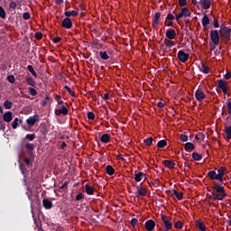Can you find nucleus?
<instances>
[{"instance_id": "obj_44", "label": "nucleus", "mask_w": 231, "mask_h": 231, "mask_svg": "<svg viewBox=\"0 0 231 231\" xmlns=\"http://www.w3.org/2000/svg\"><path fill=\"white\" fill-rule=\"evenodd\" d=\"M12 106H13L12 101L6 100L4 102V107L5 109H12Z\"/></svg>"}, {"instance_id": "obj_15", "label": "nucleus", "mask_w": 231, "mask_h": 231, "mask_svg": "<svg viewBox=\"0 0 231 231\" xmlns=\"http://www.w3.org/2000/svg\"><path fill=\"white\" fill-rule=\"evenodd\" d=\"M199 5H201L203 10H208L212 5L211 0H199Z\"/></svg>"}, {"instance_id": "obj_4", "label": "nucleus", "mask_w": 231, "mask_h": 231, "mask_svg": "<svg viewBox=\"0 0 231 231\" xmlns=\"http://www.w3.org/2000/svg\"><path fill=\"white\" fill-rule=\"evenodd\" d=\"M209 36L213 44H219V32L217 30H211Z\"/></svg>"}, {"instance_id": "obj_31", "label": "nucleus", "mask_w": 231, "mask_h": 231, "mask_svg": "<svg viewBox=\"0 0 231 231\" xmlns=\"http://www.w3.org/2000/svg\"><path fill=\"white\" fill-rule=\"evenodd\" d=\"M193 160H195V162H201L203 160V156L196 152H194L191 154Z\"/></svg>"}, {"instance_id": "obj_64", "label": "nucleus", "mask_w": 231, "mask_h": 231, "mask_svg": "<svg viewBox=\"0 0 231 231\" xmlns=\"http://www.w3.org/2000/svg\"><path fill=\"white\" fill-rule=\"evenodd\" d=\"M180 6L183 7L187 5V0H179Z\"/></svg>"}, {"instance_id": "obj_62", "label": "nucleus", "mask_w": 231, "mask_h": 231, "mask_svg": "<svg viewBox=\"0 0 231 231\" xmlns=\"http://www.w3.org/2000/svg\"><path fill=\"white\" fill-rule=\"evenodd\" d=\"M131 225H132V226H136V225H138V219L137 218H132Z\"/></svg>"}, {"instance_id": "obj_26", "label": "nucleus", "mask_w": 231, "mask_h": 231, "mask_svg": "<svg viewBox=\"0 0 231 231\" xmlns=\"http://www.w3.org/2000/svg\"><path fill=\"white\" fill-rule=\"evenodd\" d=\"M100 140L103 143H109V142H111V135H109V134H104Z\"/></svg>"}, {"instance_id": "obj_46", "label": "nucleus", "mask_w": 231, "mask_h": 231, "mask_svg": "<svg viewBox=\"0 0 231 231\" xmlns=\"http://www.w3.org/2000/svg\"><path fill=\"white\" fill-rule=\"evenodd\" d=\"M91 44H92V46H98V47H97V49L98 48H102V44L100 43V41H98V40H93L92 42H91Z\"/></svg>"}, {"instance_id": "obj_14", "label": "nucleus", "mask_w": 231, "mask_h": 231, "mask_svg": "<svg viewBox=\"0 0 231 231\" xmlns=\"http://www.w3.org/2000/svg\"><path fill=\"white\" fill-rule=\"evenodd\" d=\"M154 226H156V222H154V220L150 219V220L145 222V228H146V230L153 231L154 230Z\"/></svg>"}, {"instance_id": "obj_56", "label": "nucleus", "mask_w": 231, "mask_h": 231, "mask_svg": "<svg viewBox=\"0 0 231 231\" xmlns=\"http://www.w3.org/2000/svg\"><path fill=\"white\" fill-rule=\"evenodd\" d=\"M5 129H6V125L4 120L0 119V131H5Z\"/></svg>"}, {"instance_id": "obj_60", "label": "nucleus", "mask_w": 231, "mask_h": 231, "mask_svg": "<svg viewBox=\"0 0 231 231\" xmlns=\"http://www.w3.org/2000/svg\"><path fill=\"white\" fill-rule=\"evenodd\" d=\"M84 194L83 193H79L77 196H76V201H80V199H84Z\"/></svg>"}, {"instance_id": "obj_20", "label": "nucleus", "mask_w": 231, "mask_h": 231, "mask_svg": "<svg viewBox=\"0 0 231 231\" xmlns=\"http://www.w3.org/2000/svg\"><path fill=\"white\" fill-rule=\"evenodd\" d=\"M85 190L88 196H93L95 194V188L89 184L85 185Z\"/></svg>"}, {"instance_id": "obj_6", "label": "nucleus", "mask_w": 231, "mask_h": 231, "mask_svg": "<svg viewBox=\"0 0 231 231\" xmlns=\"http://www.w3.org/2000/svg\"><path fill=\"white\" fill-rule=\"evenodd\" d=\"M39 120H41L39 115H34V116H31L27 120V125L30 127H33L35 125V124H37V122H39Z\"/></svg>"}, {"instance_id": "obj_40", "label": "nucleus", "mask_w": 231, "mask_h": 231, "mask_svg": "<svg viewBox=\"0 0 231 231\" xmlns=\"http://www.w3.org/2000/svg\"><path fill=\"white\" fill-rule=\"evenodd\" d=\"M28 91H29V95H31L32 97H37L38 95L37 90L32 87L28 88Z\"/></svg>"}, {"instance_id": "obj_16", "label": "nucleus", "mask_w": 231, "mask_h": 231, "mask_svg": "<svg viewBox=\"0 0 231 231\" xmlns=\"http://www.w3.org/2000/svg\"><path fill=\"white\" fill-rule=\"evenodd\" d=\"M162 165H164V167H167V169H174V167H176V163L174 162V161L171 160L162 161Z\"/></svg>"}, {"instance_id": "obj_58", "label": "nucleus", "mask_w": 231, "mask_h": 231, "mask_svg": "<svg viewBox=\"0 0 231 231\" xmlns=\"http://www.w3.org/2000/svg\"><path fill=\"white\" fill-rule=\"evenodd\" d=\"M196 140H205V134H203L202 133H199V134H197L195 136Z\"/></svg>"}, {"instance_id": "obj_18", "label": "nucleus", "mask_w": 231, "mask_h": 231, "mask_svg": "<svg viewBox=\"0 0 231 231\" xmlns=\"http://www.w3.org/2000/svg\"><path fill=\"white\" fill-rule=\"evenodd\" d=\"M208 24H210V18L208 17V15L205 14L202 18V26L204 30H207Z\"/></svg>"}, {"instance_id": "obj_54", "label": "nucleus", "mask_w": 231, "mask_h": 231, "mask_svg": "<svg viewBox=\"0 0 231 231\" xmlns=\"http://www.w3.org/2000/svg\"><path fill=\"white\" fill-rule=\"evenodd\" d=\"M9 8L11 10H15V8H17V3L14 2V1L10 2Z\"/></svg>"}, {"instance_id": "obj_55", "label": "nucleus", "mask_w": 231, "mask_h": 231, "mask_svg": "<svg viewBox=\"0 0 231 231\" xmlns=\"http://www.w3.org/2000/svg\"><path fill=\"white\" fill-rule=\"evenodd\" d=\"M180 138L181 142H189V136H187L185 134H181L180 135Z\"/></svg>"}, {"instance_id": "obj_10", "label": "nucleus", "mask_w": 231, "mask_h": 231, "mask_svg": "<svg viewBox=\"0 0 231 231\" xmlns=\"http://www.w3.org/2000/svg\"><path fill=\"white\" fill-rule=\"evenodd\" d=\"M218 88L219 89H222L224 95H226V92L228 91V86L226 85V81L223 80V79H218Z\"/></svg>"}, {"instance_id": "obj_24", "label": "nucleus", "mask_w": 231, "mask_h": 231, "mask_svg": "<svg viewBox=\"0 0 231 231\" xmlns=\"http://www.w3.org/2000/svg\"><path fill=\"white\" fill-rule=\"evenodd\" d=\"M196 226L200 231H207V226H205V223L201 222L200 220L196 221Z\"/></svg>"}, {"instance_id": "obj_9", "label": "nucleus", "mask_w": 231, "mask_h": 231, "mask_svg": "<svg viewBox=\"0 0 231 231\" xmlns=\"http://www.w3.org/2000/svg\"><path fill=\"white\" fill-rule=\"evenodd\" d=\"M195 98L198 100V102H202V100H205V98H207V95H205L203 90L199 88L195 92Z\"/></svg>"}, {"instance_id": "obj_41", "label": "nucleus", "mask_w": 231, "mask_h": 231, "mask_svg": "<svg viewBox=\"0 0 231 231\" xmlns=\"http://www.w3.org/2000/svg\"><path fill=\"white\" fill-rule=\"evenodd\" d=\"M25 149H27V151H29L30 152H32V151H34L35 145H34L33 143H27L25 144Z\"/></svg>"}, {"instance_id": "obj_8", "label": "nucleus", "mask_w": 231, "mask_h": 231, "mask_svg": "<svg viewBox=\"0 0 231 231\" xmlns=\"http://www.w3.org/2000/svg\"><path fill=\"white\" fill-rule=\"evenodd\" d=\"M61 26L66 30H71V28H73V22H71L70 18L66 17L63 19Z\"/></svg>"}, {"instance_id": "obj_11", "label": "nucleus", "mask_w": 231, "mask_h": 231, "mask_svg": "<svg viewBox=\"0 0 231 231\" xmlns=\"http://www.w3.org/2000/svg\"><path fill=\"white\" fill-rule=\"evenodd\" d=\"M56 116H60V115L66 116L69 113L68 107L64 105L61 106V109H55L54 111Z\"/></svg>"}, {"instance_id": "obj_25", "label": "nucleus", "mask_w": 231, "mask_h": 231, "mask_svg": "<svg viewBox=\"0 0 231 231\" xmlns=\"http://www.w3.org/2000/svg\"><path fill=\"white\" fill-rule=\"evenodd\" d=\"M138 196H147V189L142 188V186H136Z\"/></svg>"}, {"instance_id": "obj_2", "label": "nucleus", "mask_w": 231, "mask_h": 231, "mask_svg": "<svg viewBox=\"0 0 231 231\" xmlns=\"http://www.w3.org/2000/svg\"><path fill=\"white\" fill-rule=\"evenodd\" d=\"M226 172V168L221 166L218 168L217 172L216 171H209L208 172V176L210 180H216L217 181H219L221 185H225V181H226V178H223L225 176V173Z\"/></svg>"}, {"instance_id": "obj_5", "label": "nucleus", "mask_w": 231, "mask_h": 231, "mask_svg": "<svg viewBox=\"0 0 231 231\" xmlns=\"http://www.w3.org/2000/svg\"><path fill=\"white\" fill-rule=\"evenodd\" d=\"M219 33L221 37H224V39H228V36L231 33V30L230 28L226 27L225 24H221Z\"/></svg>"}, {"instance_id": "obj_35", "label": "nucleus", "mask_w": 231, "mask_h": 231, "mask_svg": "<svg viewBox=\"0 0 231 231\" xmlns=\"http://www.w3.org/2000/svg\"><path fill=\"white\" fill-rule=\"evenodd\" d=\"M225 133L226 134V140L231 139V125L230 126H225Z\"/></svg>"}, {"instance_id": "obj_17", "label": "nucleus", "mask_w": 231, "mask_h": 231, "mask_svg": "<svg viewBox=\"0 0 231 231\" xmlns=\"http://www.w3.org/2000/svg\"><path fill=\"white\" fill-rule=\"evenodd\" d=\"M42 205L46 210H50V208H53V202L48 199H42Z\"/></svg>"}, {"instance_id": "obj_52", "label": "nucleus", "mask_w": 231, "mask_h": 231, "mask_svg": "<svg viewBox=\"0 0 231 231\" xmlns=\"http://www.w3.org/2000/svg\"><path fill=\"white\" fill-rule=\"evenodd\" d=\"M174 19H176V17L172 14L169 13L166 16L165 21H174Z\"/></svg>"}, {"instance_id": "obj_7", "label": "nucleus", "mask_w": 231, "mask_h": 231, "mask_svg": "<svg viewBox=\"0 0 231 231\" xmlns=\"http://www.w3.org/2000/svg\"><path fill=\"white\" fill-rule=\"evenodd\" d=\"M177 57L180 60V62H182L183 64H185V62H187V60H189V53H186L183 51H179Z\"/></svg>"}, {"instance_id": "obj_50", "label": "nucleus", "mask_w": 231, "mask_h": 231, "mask_svg": "<svg viewBox=\"0 0 231 231\" xmlns=\"http://www.w3.org/2000/svg\"><path fill=\"white\" fill-rule=\"evenodd\" d=\"M34 39H36L37 41H41V39H42V32H36L34 33Z\"/></svg>"}, {"instance_id": "obj_28", "label": "nucleus", "mask_w": 231, "mask_h": 231, "mask_svg": "<svg viewBox=\"0 0 231 231\" xmlns=\"http://www.w3.org/2000/svg\"><path fill=\"white\" fill-rule=\"evenodd\" d=\"M199 69L205 75H208V73H210V68L203 63L201 64V67L199 68Z\"/></svg>"}, {"instance_id": "obj_61", "label": "nucleus", "mask_w": 231, "mask_h": 231, "mask_svg": "<svg viewBox=\"0 0 231 231\" xmlns=\"http://www.w3.org/2000/svg\"><path fill=\"white\" fill-rule=\"evenodd\" d=\"M48 100H50V97H49V96H46L45 97H44V100L42 101V107H44V106H46V105L48 104Z\"/></svg>"}, {"instance_id": "obj_30", "label": "nucleus", "mask_w": 231, "mask_h": 231, "mask_svg": "<svg viewBox=\"0 0 231 231\" xmlns=\"http://www.w3.org/2000/svg\"><path fill=\"white\" fill-rule=\"evenodd\" d=\"M185 151H194L196 149V146L192 143H186L184 144Z\"/></svg>"}, {"instance_id": "obj_59", "label": "nucleus", "mask_w": 231, "mask_h": 231, "mask_svg": "<svg viewBox=\"0 0 231 231\" xmlns=\"http://www.w3.org/2000/svg\"><path fill=\"white\" fill-rule=\"evenodd\" d=\"M213 26L214 28H219V20H217L216 17H214Z\"/></svg>"}, {"instance_id": "obj_36", "label": "nucleus", "mask_w": 231, "mask_h": 231, "mask_svg": "<svg viewBox=\"0 0 231 231\" xmlns=\"http://www.w3.org/2000/svg\"><path fill=\"white\" fill-rule=\"evenodd\" d=\"M27 70L30 71V73L32 75V77H35V79H37V72L33 69V66L28 65L27 66Z\"/></svg>"}, {"instance_id": "obj_27", "label": "nucleus", "mask_w": 231, "mask_h": 231, "mask_svg": "<svg viewBox=\"0 0 231 231\" xmlns=\"http://www.w3.org/2000/svg\"><path fill=\"white\" fill-rule=\"evenodd\" d=\"M64 15L68 18H69L71 16L72 17H77V15H79V12L75 11V10H73V11H65Z\"/></svg>"}, {"instance_id": "obj_49", "label": "nucleus", "mask_w": 231, "mask_h": 231, "mask_svg": "<svg viewBox=\"0 0 231 231\" xmlns=\"http://www.w3.org/2000/svg\"><path fill=\"white\" fill-rule=\"evenodd\" d=\"M7 80H8V82H10V84H14L15 77L14 75H9V76H7Z\"/></svg>"}, {"instance_id": "obj_34", "label": "nucleus", "mask_w": 231, "mask_h": 231, "mask_svg": "<svg viewBox=\"0 0 231 231\" xmlns=\"http://www.w3.org/2000/svg\"><path fill=\"white\" fill-rule=\"evenodd\" d=\"M64 89H66V91H68V93H69V95H70V97L77 98V94H75V91L71 90V88L68 85L64 86Z\"/></svg>"}, {"instance_id": "obj_51", "label": "nucleus", "mask_w": 231, "mask_h": 231, "mask_svg": "<svg viewBox=\"0 0 231 231\" xmlns=\"http://www.w3.org/2000/svg\"><path fill=\"white\" fill-rule=\"evenodd\" d=\"M25 138H26V140H29L30 142H33V140L35 138V134H26Z\"/></svg>"}, {"instance_id": "obj_39", "label": "nucleus", "mask_w": 231, "mask_h": 231, "mask_svg": "<svg viewBox=\"0 0 231 231\" xmlns=\"http://www.w3.org/2000/svg\"><path fill=\"white\" fill-rule=\"evenodd\" d=\"M152 137H148L143 140V143H145L147 147H151V145H152Z\"/></svg>"}, {"instance_id": "obj_23", "label": "nucleus", "mask_w": 231, "mask_h": 231, "mask_svg": "<svg viewBox=\"0 0 231 231\" xmlns=\"http://www.w3.org/2000/svg\"><path fill=\"white\" fill-rule=\"evenodd\" d=\"M180 14L182 17H190V9L189 7H182Z\"/></svg>"}, {"instance_id": "obj_43", "label": "nucleus", "mask_w": 231, "mask_h": 231, "mask_svg": "<svg viewBox=\"0 0 231 231\" xmlns=\"http://www.w3.org/2000/svg\"><path fill=\"white\" fill-rule=\"evenodd\" d=\"M0 17L1 19H6V11L0 5Z\"/></svg>"}, {"instance_id": "obj_42", "label": "nucleus", "mask_w": 231, "mask_h": 231, "mask_svg": "<svg viewBox=\"0 0 231 231\" xmlns=\"http://www.w3.org/2000/svg\"><path fill=\"white\" fill-rule=\"evenodd\" d=\"M26 82L28 84V86H35V80H33L32 77H28L26 78Z\"/></svg>"}, {"instance_id": "obj_38", "label": "nucleus", "mask_w": 231, "mask_h": 231, "mask_svg": "<svg viewBox=\"0 0 231 231\" xmlns=\"http://www.w3.org/2000/svg\"><path fill=\"white\" fill-rule=\"evenodd\" d=\"M157 147L159 149H163V147H167V141L166 140H161L157 143Z\"/></svg>"}, {"instance_id": "obj_33", "label": "nucleus", "mask_w": 231, "mask_h": 231, "mask_svg": "<svg viewBox=\"0 0 231 231\" xmlns=\"http://www.w3.org/2000/svg\"><path fill=\"white\" fill-rule=\"evenodd\" d=\"M99 57L102 60H109V55L107 51H99Z\"/></svg>"}, {"instance_id": "obj_57", "label": "nucleus", "mask_w": 231, "mask_h": 231, "mask_svg": "<svg viewBox=\"0 0 231 231\" xmlns=\"http://www.w3.org/2000/svg\"><path fill=\"white\" fill-rule=\"evenodd\" d=\"M87 116H88V120H95V113H93V112H88L87 114Z\"/></svg>"}, {"instance_id": "obj_21", "label": "nucleus", "mask_w": 231, "mask_h": 231, "mask_svg": "<svg viewBox=\"0 0 231 231\" xmlns=\"http://www.w3.org/2000/svg\"><path fill=\"white\" fill-rule=\"evenodd\" d=\"M143 176H145V173H143V171H134V180L137 182L142 181V178H143Z\"/></svg>"}, {"instance_id": "obj_29", "label": "nucleus", "mask_w": 231, "mask_h": 231, "mask_svg": "<svg viewBox=\"0 0 231 231\" xmlns=\"http://www.w3.org/2000/svg\"><path fill=\"white\" fill-rule=\"evenodd\" d=\"M171 196H175L177 199H179V201H181V199H183V193H180L176 189H172Z\"/></svg>"}, {"instance_id": "obj_1", "label": "nucleus", "mask_w": 231, "mask_h": 231, "mask_svg": "<svg viewBox=\"0 0 231 231\" xmlns=\"http://www.w3.org/2000/svg\"><path fill=\"white\" fill-rule=\"evenodd\" d=\"M211 190L212 193L209 196V199H212L213 201H223L225 198H226V192L225 191V188L221 186L217 182H214L211 185Z\"/></svg>"}, {"instance_id": "obj_63", "label": "nucleus", "mask_w": 231, "mask_h": 231, "mask_svg": "<svg viewBox=\"0 0 231 231\" xmlns=\"http://www.w3.org/2000/svg\"><path fill=\"white\" fill-rule=\"evenodd\" d=\"M226 107L228 115H231V101L227 102Z\"/></svg>"}, {"instance_id": "obj_22", "label": "nucleus", "mask_w": 231, "mask_h": 231, "mask_svg": "<svg viewBox=\"0 0 231 231\" xmlns=\"http://www.w3.org/2000/svg\"><path fill=\"white\" fill-rule=\"evenodd\" d=\"M12 115H13V114H12V112H10V111L5 112V113L4 114V116H3V120H4V122H7V124L10 123V122H12V120H13Z\"/></svg>"}, {"instance_id": "obj_3", "label": "nucleus", "mask_w": 231, "mask_h": 231, "mask_svg": "<svg viewBox=\"0 0 231 231\" xmlns=\"http://www.w3.org/2000/svg\"><path fill=\"white\" fill-rule=\"evenodd\" d=\"M161 218L162 221V227H160V230L169 231L172 230V222L165 215H161Z\"/></svg>"}, {"instance_id": "obj_53", "label": "nucleus", "mask_w": 231, "mask_h": 231, "mask_svg": "<svg viewBox=\"0 0 231 231\" xmlns=\"http://www.w3.org/2000/svg\"><path fill=\"white\" fill-rule=\"evenodd\" d=\"M31 17L32 15L28 12L23 14V19H24V21L30 20Z\"/></svg>"}, {"instance_id": "obj_12", "label": "nucleus", "mask_w": 231, "mask_h": 231, "mask_svg": "<svg viewBox=\"0 0 231 231\" xmlns=\"http://www.w3.org/2000/svg\"><path fill=\"white\" fill-rule=\"evenodd\" d=\"M165 36L170 41H172L173 39H176V31L174 29H168L166 31Z\"/></svg>"}, {"instance_id": "obj_48", "label": "nucleus", "mask_w": 231, "mask_h": 231, "mask_svg": "<svg viewBox=\"0 0 231 231\" xmlns=\"http://www.w3.org/2000/svg\"><path fill=\"white\" fill-rule=\"evenodd\" d=\"M174 226L178 229V230H181V228H183V223L181 221H177L174 225Z\"/></svg>"}, {"instance_id": "obj_32", "label": "nucleus", "mask_w": 231, "mask_h": 231, "mask_svg": "<svg viewBox=\"0 0 231 231\" xmlns=\"http://www.w3.org/2000/svg\"><path fill=\"white\" fill-rule=\"evenodd\" d=\"M106 172L108 174V176H113L115 174V168L111 165H107L106 168Z\"/></svg>"}, {"instance_id": "obj_37", "label": "nucleus", "mask_w": 231, "mask_h": 231, "mask_svg": "<svg viewBox=\"0 0 231 231\" xmlns=\"http://www.w3.org/2000/svg\"><path fill=\"white\" fill-rule=\"evenodd\" d=\"M19 124H23V120L22 119L19 120V118L15 117L12 124L13 129H15L17 125H19Z\"/></svg>"}, {"instance_id": "obj_47", "label": "nucleus", "mask_w": 231, "mask_h": 231, "mask_svg": "<svg viewBox=\"0 0 231 231\" xmlns=\"http://www.w3.org/2000/svg\"><path fill=\"white\" fill-rule=\"evenodd\" d=\"M55 100L59 106H62V104H64V101L60 96H56Z\"/></svg>"}, {"instance_id": "obj_13", "label": "nucleus", "mask_w": 231, "mask_h": 231, "mask_svg": "<svg viewBox=\"0 0 231 231\" xmlns=\"http://www.w3.org/2000/svg\"><path fill=\"white\" fill-rule=\"evenodd\" d=\"M160 17H162L161 13H156L155 15L152 17V28H156V26L160 24Z\"/></svg>"}, {"instance_id": "obj_45", "label": "nucleus", "mask_w": 231, "mask_h": 231, "mask_svg": "<svg viewBox=\"0 0 231 231\" xmlns=\"http://www.w3.org/2000/svg\"><path fill=\"white\" fill-rule=\"evenodd\" d=\"M164 44L165 46H167L168 48H172V46H174V42L171 41V40H164Z\"/></svg>"}, {"instance_id": "obj_19", "label": "nucleus", "mask_w": 231, "mask_h": 231, "mask_svg": "<svg viewBox=\"0 0 231 231\" xmlns=\"http://www.w3.org/2000/svg\"><path fill=\"white\" fill-rule=\"evenodd\" d=\"M40 132L43 136H46L48 134V125L46 123H42L40 125Z\"/></svg>"}]
</instances>
